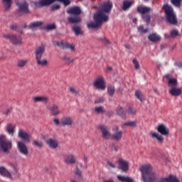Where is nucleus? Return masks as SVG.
Wrapping results in <instances>:
<instances>
[{
	"label": "nucleus",
	"mask_w": 182,
	"mask_h": 182,
	"mask_svg": "<svg viewBox=\"0 0 182 182\" xmlns=\"http://www.w3.org/2000/svg\"><path fill=\"white\" fill-rule=\"evenodd\" d=\"M28 63V60L27 59H20L17 61V66L18 68H23L26 66V65Z\"/></svg>",
	"instance_id": "4c0bfd02"
},
{
	"label": "nucleus",
	"mask_w": 182,
	"mask_h": 182,
	"mask_svg": "<svg viewBox=\"0 0 182 182\" xmlns=\"http://www.w3.org/2000/svg\"><path fill=\"white\" fill-rule=\"evenodd\" d=\"M16 5L18 6V11L21 14H26L28 13V4L26 1H23V2L18 1L16 3Z\"/></svg>",
	"instance_id": "ddd939ff"
},
{
	"label": "nucleus",
	"mask_w": 182,
	"mask_h": 182,
	"mask_svg": "<svg viewBox=\"0 0 182 182\" xmlns=\"http://www.w3.org/2000/svg\"><path fill=\"white\" fill-rule=\"evenodd\" d=\"M132 63H133L135 69L139 70L140 68L139 61L136 59H135V58L133 59Z\"/></svg>",
	"instance_id": "49530a36"
},
{
	"label": "nucleus",
	"mask_w": 182,
	"mask_h": 182,
	"mask_svg": "<svg viewBox=\"0 0 182 182\" xmlns=\"http://www.w3.org/2000/svg\"><path fill=\"white\" fill-rule=\"evenodd\" d=\"M112 150L114 151H118V148H117V146H112Z\"/></svg>",
	"instance_id": "680f3d73"
},
{
	"label": "nucleus",
	"mask_w": 182,
	"mask_h": 182,
	"mask_svg": "<svg viewBox=\"0 0 182 182\" xmlns=\"http://www.w3.org/2000/svg\"><path fill=\"white\" fill-rule=\"evenodd\" d=\"M104 102H105V99L101 97V98H97L95 101H94V103L100 104V103H103Z\"/></svg>",
	"instance_id": "5fc2aeb1"
},
{
	"label": "nucleus",
	"mask_w": 182,
	"mask_h": 182,
	"mask_svg": "<svg viewBox=\"0 0 182 182\" xmlns=\"http://www.w3.org/2000/svg\"><path fill=\"white\" fill-rule=\"evenodd\" d=\"M127 112H128L129 114H130V115H134V114H136V109H133V108H132V107H129V108L128 109Z\"/></svg>",
	"instance_id": "3c124183"
},
{
	"label": "nucleus",
	"mask_w": 182,
	"mask_h": 182,
	"mask_svg": "<svg viewBox=\"0 0 182 182\" xmlns=\"http://www.w3.org/2000/svg\"><path fill=\"white\" fill-rule=\"evenodd\" d=\"M112 9V3L109 1L103 3L99 8L98 12L94 14V21L87 24L90 28H100L104 23L109 21V16L106 14L109 13Z\"/></svg>",
	"instance_id": "f257e3e1"
},
{
	"label": "nucleus",
	"mask_w": 182,
	"mask_h": 182,
	"mask_svg": "<svg viewBox=\"0 0 182 182\" xmlns=\"http://www.w3.org/2000/svg\"><path fill=\"white\" fill-rule=\"evenodd\" d=\"M165 182H180L179 179L174 176H169V177L164 178Z\"/></svg>",
	"instance_id": "f704fd0d"
},
{
	"label": "nucleus",
	"mask_w": 182,
	"mask_h": 182,
	"mask_svg": "<svg viewBox=\"0 0 182 182\" xmlns=\"http://www.w3.org/2000/svg\"><path fill=\"white\" fill-rule=\"evenodd\" d=\"M55 28V24H49V25H47V26H46V29L48 30V31H51V30H53Z\"/></svg>",
	"instance_id": "6e6d98bb"
},
{
	"label": "nucleus",
	"mask_w": 182,
	"mask_h": 182,
	"mask_svg": "<svg viewBox=\"0 0 182 182\" xmlns=\"http://www.w3.org/2000/svg\"><path fill=\"white\" fill-rule=\"evenodd\" d=\"M182 0H171V3L173 5H174L176 7H180L181 3Z\"/></svg>",
	"instance_id": "de8ad7c7"
},
{
	"label": "nucleus",
	"mask_w": 182,
	"mask_h": 182,
	"mask_svg": "<svg viewBox=\"0 0 182 182\" xmlns=\"http://www.w3.org/2000/svg\"><path fill=\"white\" fill-rule=\"evenodd\" d=\"M118 168L122 171L126 172L129 169V163L127 161L120 158L118 160Z\"/></svg>",
	"instance_id": "2eb2a0df"
},
{
	"label": "nucleus",
	"mask_w": 182,
	"mask_h": 182,
	"mask_svg": "<svg viewBox=\"0 0 182 182\" xmlns=\"http://www.w3.org/2000/svg\"><path fill=\"white\" fill-rule=\"evenodd\" d=\"M151 136H152L154 139H156L160 143H162L164 140V138L163 137V136L160 135L157 132H151Z\"/></svg>",
	"instance_id": "a878e982"
},
{
	"label": "nucleus",
	"mask_w": 182,
	"mask_h": 182,
	"mask_svg": "<svg viewBox=\"0 0 182 182\" xmlns=\"http://www.w3.org/2000/svg\"><path fill=\"white\" fill-rule=\"evenodd\" d=\"M11 28L12 30L16 31V30L18 28V26L14 24V25H12V26H11Z\"/></svg>",
	"instance_id": "052dcab7"
},
{
	"label": "nucleus",
	"mask_w": 182,
	"mask_h": 182,
	"mask_svg": "<svg viewBox=\"0 0 182 182\" xmlns=\"http://www.w3.org/2000/svg\"><path fill=\"white\" fill-rule=\"evenodd\" d=\"M70 93L74 94V95L77 94V91L76 90V89L74 87H70Z\"/></svg>",
	"instance_id": "13d9d810"
},
{
	"label": "nucleus",
	"mask_w": 182,
	"mask_h": 182,
	"mask_svg": "<svg viewBox=\"0 0 182 182\" xmlns=\"http://www.w3.org/2000/svg\"><path fill=\"white\" fill-rule=\"evenodd\" d=\"M132 2L129 1H125L122 4V10L127 11L130 6H132Z\"/></svg>",
	"instance_id": "a19ab883"
},
{
	"label": "nucleus",
	"mask_w": 182,
	"mask_h": 182,
	"mask_svg": "<svg viewBox=\"0 0 182 182\" xmlns=\"http://www.w3.org/2000/svg\"><path fill=\"white\" fill-rule=\"evenodd\" d=\"M140 171L142 173V178L144 182H154L159 178V175L152 171L151 165H143Z\"/></svg>",
	"instance_id": "f03ea898"
},
{
	"label": "nucleus",
	"mask_w": 182,
	"mask_h": 182,
	"mask_svg": "<svg viewBox=\"0 0 182 182\" xmlns=\"http://www.w3.org/2000/svg\"><path fill=\"white\" fill-rule=\"evenodd\" d=\"M125 48H126L127 49H128V50H130V49L132 48V46H130V45H129V44H126V45H125Z\"/></svg>",
	"instance_id": "e2e57ef3"
},
{
	"label": "nucleus",
	"mask_w": 182,
	"mask_h": 182,
	"mask_svg": "<svg viewBox=\"0 0 182 182\" xmlns=\"http://www.w3.org/2000/svg\"><path fill=\"white\" fill-rule=\"evenodd\" d=\"M107 165L109 166L111 168H114L116 167V165H114L111 161H107Z\"/></svg>",
	"instance_id": "bf43d9fd"
},
{
	"label": "nucleus",
	"mask_w": 182,
	"mask_h": 182,
	"mask_svg": "<svg viewBox=\"0 0 182 182\" xmlns=\"http://www.w3.org/2000/svg\"><path fill=\"white\" fill-rule=\"evenodd\" d=\"M150 11H151V9L147 6H140L138 7V11L142 14L143 15H145L144 14L150 12Z\"/></svg>",
	"instance_id": "c756f323"
},
{
	"label": "nucleus",
	"mask_w": 182,
	"mask_h": 182,
	"mask_svg": "<svg viewBox=\"0 0 182 182\" xmlns=\"http://www.w3.org/2000/svg\"><path fill=\"white\" fill-rule=\"evenodd\" d=\"M53 123H54L56 126H62L61 120H58V119H57V118H54V119H53Z\"/></svg>",
	"instance_id": "864d4df0"
},
{
	"label": "nucleus",
	"mask_w": 182,
	"mask_h": 182,
	"mask_svg": "<svg viewBox=\"0 0 182 182\" xmlns=\"http://www.w3.org/2000/svg\"><path fill=\"white\" fill-rule=\"evenodd\" d=\"M137 126V122L136 121L127 122L122 124V127H129L131 128H135Z\"/></svg>",
	"instance_id": "e433bc0d"
},
{
	"label": "nucleus",
	"mask_w": 182,
	"mask_h": 182,
	"mask_svg": "<svg viewBox=\"0 0 182 182\" xmlns=\"http://www.w3.org/2000/svg\"><path fill=\"white\" fill-rule=\"evenodd\" d=\"M47 145L53 149H55L58 146V141L55 139H52V138H49V139H46Z\"/></svg>",
	"instance_id": "412c9836"
},
{
	"label": "nucleus",
	"mask_w": 182,
	"mask_h": 182,
	"mask_svg": "<svg viewBox=\"0 0 182 182\" xmlns=\"http://www.w3.org/2000/svg\"><path fill=\"white\" fill-rule=\"evenodd\" d=\"M169 93L173 96H179L181 94V88L180 87H171L169 90Z\"/></svg>",
	"instance_id": "b1692460"
},
{
	"label": "nucleus",
	"mask_w": 182,
	"mask_h": 182,
	"mask_svg": "<svg viewBox=\"0 0 182 182\" xmlns=\"http://www.w3.org/2000/svg\"><path fill=\"white\" fill-rule=\"evenodd\" d=\"M158 182H166V180L165 179H161Z\"/></svg>",
	"instance_id": "774afa93"
},
{
	"label": "nucleus",
	"mask_w": 182,
	"mask_h": 182,
	"mask_svg": "<svg viewBox=\"0 0 182 182\" xmlns=\"http://www.w3.org/2000/svg\"><path fill=\"white\" fill-rule=\"evenodd\" d=\"M102 40L105 41L107 43H109V41L105 37H104Z\"/></svg>",
	"instance_id": "0e129e2a"
},
{
	"label": "nucleus",
	"mask_w": 182,
	"mask_h": 182,
	"mask_svg": "<svg viewBox=\"0 0 182 182\" xmlns=\"http://www.w3.org/2000/svg\"><path fill=\"white\" fill-rule=\"evenodd\" d=\"M53 45L55 46L60 47L63 49H70L71 51L75 50V44H70L69 43H63V42H59V41H54Z\"/></svg>",
	"instance_id": "9d476101"
},
{
	"label": "nucleus",
	"mask_w": 182,
	"mask_h": 182,
	"mask_svg": "<svg viewBox=\"0 0 182 182\" xmlns=\"http://www.w3.org/2000/svg\"><path fill=\"white\" fill-rule=\"evenodd\" d=\"M73 31H74L75 34L76 36H78L80 35H82V31L80 28V27L79 26H74L73 28H72Z\"/></svg>",
	"instance_id": "ea45409f"
},
{
	"label": "nucleus",
	"mask_w": 182,
	"mask_h": 182,
	"mask_svg": "<svg viewBox=\"0 0 182 182\" xmlns=\"http://www.w3.org/2000/svg\"><path fill=\"white\" fill-rule=\"evenodd\" d=\"M16 173H18V170L15 168V166H14V171L12 173L8 169H6V167L0 166V174L6 178H11L12 174L16 175Z\"/></svg>",
	"instance_id": "6e6552de"
},
{
	"label": "nucleus",
	"mask_w": 182,
	"mask_h": 182,
	"mask_svg": "<svg viewBox=\"0 0 182 182\" xmlns=\"http://www.w3.org/2000/svg\"><path fill=\"white\" fill-rule=\"evenodd\" d=\"M32 144L33 146H35L38 148H41L43 146V143L38 140H33Z\"/></svg>",
	"instance_id": "c03bdc74"
},
{
	"label": "nucleus",
	"mask_w": 182,
	"mask_h": 182,
	"mask_svg": "<svg viewBox=\"0 0 182 182\" xmlns=\"http://www.w3.org/2000/svg\"><path fill=\"white\" fill-rule=\"evenodd\" d=\"M73 120L71 117L63 116L60 119V124H61V126L63 127H65V126L70 127L73 124Z\"/></svg>",
	"instance_id": "dca6fc26"
},
{
	"label": "nucleus",
	"mask_w": 182,
	"mask_h": 182,
	"mask_svg": "<svg viewBox=\"0 0 182 182\" xmlns=\"http://www.w3.org/2000/svg\"><path fill=\"white\" fill-rule=\"evenodd\" d=\"M65 162H67L70 164H73L76 163V160L75 156L72 154H69L68 155H65L64 157Z\"/></svg>",
	"instance_id": "5701e85b"
},
{
	"label": "nucleus",
	"mask_w": 182,
	"mask_h": 182,
	"mask_svg": "<svg viewBox=\"0 0 182 182\" xmlns=\"http://www.w3.org/2000/svg\"><path fill=\"white\" fill-rule=\"evenodd\" d=\"M36 60L37 65H39V66H42V67L47 66V65L48 64L47 59L46 58L41 59V57L36 58Z\"/></svg>",
	"instance_id": "bb28decb"
},
{
	"label": "nucleus",
	"mask_w": 182,
	"mask_h": 182,
	"mask_svg": "<svg viewBox=\"0 0 182 182\" xmlns=\"http://www.w3.org/2000/svg\"><path fill=\"white\" fill-rule=\"evenodd\" d=\"M17 147L21 154H22L23 156H25L26 157H29L30 154H29L28 147L23 142L18 141Z\"/></svg>",
	"instance_id": "0eeeda50"
},
{
	"label": "nucleus",
	"mask_w": 182,
	"mask_h": 182,
	"mask_svg": "<svg viewBox=\"0 0 182 182\" xmlns=\"http://www.w3.org/2000/svg\"><path fill=\"white\" fill-rule=\"evenodd\" d=\"M33 100L35 103L42 102V103L46 104L48 102V98L46 97H43V96L34 97H33Z\"/></svg>",
	"instance_id": "393cba45"
},
{
	"label": "nucleus",
	"mask_w": 182,
	"mask_h": 182,
	"mask_svg": "<svg viewBox=\"0 0 182 182\" xmlns=\"http://www.w3.org/2000/svg\"><path fill=\"white\" fill-rule=\"evenodd\" d=\"M55 1H60L63 3L65 6H68L70 4L69 0H39V4L41 6H50Z\"/></svg>",
	"instance_id": "9b49d317"
},
{
	"label": "nucleus",
	"mask_w": 182,
	"mask_h": 182,
	"mask_svg": "<svg viewBox=\"0 0 182 182\" xmlns=\"http://www.w3.org/2000/svg\"><path fill=\"white\" fill-rule=\"evenodd\" d=\"M12 148L11 141L7 139L6 136L4 134L0 135V149L4 153H9V150Z\"/></svg>",
	"instance_id": "39448f33"
},
{
	"label": "nucleus",
	"mask_w": 182,
	"mask_h": 182,
	"mask_svg": "<svg viewBox=\"0 0 182 182\" xmlns=\"http://www.w3.org/2000/svg\"><path fill=\"white\" fill-rule=\"evenodd\" d=\"M165 77L168 79V81H169V79H171V75L169 74H167L165 75Z\"/></svg>",
	"instance_id": "69168bd1"
},
{
	"label": "nucleus",
	"mask_w": 182,
	"mask_h": 182,
	"mask_svg": "<svg viewBox=\"0 0 182 182\" xmlns=\"http://www.w3.org/2000/svg\"><path fill=\"white\" fill-rule=\"evenodd\" d=\"M117 178L122 182H134L132 178L127 176H118Z\"/></svg>",
	"instance_id": "c9c22d12"
},
{
	"label": "nucleus",
	"mask_w": 182,
	"mask_h": 182,
	"mask_svg": "<svg viewBox=\"0 0 182 182\" xmlns=\"http://www.w3.org/2000/svg\"><path fill=\"white\" fill-rule=\"evenodd\" d=\"M68 13L74 17H68V20L70 23L77 24L81 21L80 17H78L77 15L81 14V9L78 6L70 7L68 9Z\"/></svg>",
	"instance_id": "7ed1b4c3"
},
{
	"label": "nucleus",
	"mask_w": 182,
	"mask_h": 182,
	"mask_svg": "<svg viewBox=\"0 0 182 182\" xmlns=\"http://www.w3.org/2000/svg\"><path fill=\"white\" fill-rule=\"evenodd\" d=\"M180 36L181 34L179 31L176 29L171 30L169 33H165V38H167V39H170L171 38H176Z\"/></svg>",
	"instance_id": "aec40b11"
},
{
	"label": "nucleus",
	"mask_w": 182,
	"mask_h": 182,
	"mask_svg": "<svg viewBox=\"0 0 182 182\" xmlns=\"http://www.w3.org/2000/svg\"><path fill=\"white\" fill-rule=\"evenodd\" d=\"M45 52V46H40L36 48L35 50V58H42L43 54Z\"/></svg>",
	"instance_id": "4be33fe9"
},
{
	"label": "nucleus",
	"mask_w": 182,
	"mask_h": 182,
	"mask_svg": "<svg viewBox=\"0 0 182 182\" xmlns=\"http://www.w3.org/2000/svg\"><path fill=\"white\" fill-rule=\"evenodd\" d=\"M14 127H15L14 125L9 124L6 127V131L7 132L8 134L13 135Z\"/></svg>",
	"instance_id": "58836bf2"
},
{
	"label": "nucleus",
	"mask_w": 182,
	"mask_h": 182,
	"mask_svg": "<svg viewBox=\"0 0 182 182\" xmlns=\"http://www.w3.org/2000/svg\"><path fill=\"white\" fill-rule=\"evenodd\" d=\"M117 114L120 116L122 118H125L126 117V113L124 110V109L121 107V106H119L117 108Z\"/></svg>",
	"instance_id": "2f4dec72"
},
{
	"label": "nucleus",
	"mask_w": 182,
	"mask_h": 182,
	"mask_svg": "<svg viewBox=\"0 0 182 182\" xmlns=\"http://www.w3.org/2000/svg\"><path fill=\"white\" fill-rule=\"evenodd\" d=\"M4 11H9L11 7V0H2Z\"/></svg>",
	"instance_id": "7c9ffc66"
},
{
	"label": "nucleus",
	"mask_w": 182,
	"mask_h": 182,
	"mask_svg": "<svg viewBox=\"0 0 182 182\" xmlns=\"http://www.w3.org/2000/svg\"><path fill=\"white\" fill-rule=\"evenodd\" d=\"M18 137L21 138V139L24 141H30L31 136L23 129H20L18 130Z\"/></svg>",
	"instance_id": "a211bd4d"
},
{
	"label": "nucleus",
	"mask_w": 182,
	"mask_h": 182,
	"mask_svg": "<svg viewBox=\"0 0 182 182\" xmlns=\"http://www.w3.org/2000/svg\"><path fill=\"white\" fill-rule=\"evenodd\" d=\"M168 86L170 88L177 87L178 80L176 78H169Z\"/></svg>",
	"instance_id": "c85d7f7f"
},
{
	"label": "nucleus",
	"mask_w": 182,
	"mask_h": 182,
	"mask_svg": "<svg viewBox=\"0 0 182 182\" xmlns=\"http://www.w3.org/2000/svg\"><path fill=\"white\" fill-rule=\"evenodd\" d=\"M142 18L144 19V21L145 22H146L147 23H149L150 21H151V17L146 14H144L142 16Z\"/></svg>",
	"instance_id": "8fccbe9b"
},
{
	"label": "nucleus",
	"mask_w": 182,
	"mask_h": 182,
	"mask_svg": "<svg viewBox=\"0 0 182 182\" xmlns=\"http://www.w3.org/2000/svg\"><path fill=\"white\" fill-rule=\"evenodd\" d=\"M105 112V107L100 106V107H95L93 109V113L100 114H103Z\"/></svg>",
	"instance_id": "473e14b6"
},
{
	"label": "nucleus",
	"mask_w": 182,
	"mask_h": 182,
	"mask_svg": "<svg viewBox=\"0 0 182 182\" xmlns=\"http://www.w3.org/2000/svg\"><path fill=\"white\" fill-rule=\"evenodd\" d=\"M104 182H114V181H113V180L110 179V180L105 181Z\"/></svg>",
	"instance_id": "338daca9"
},
{
	"label": "nucleus",
	"mask_w": 182,
	"mask_h": 182,
	"mask_svg": "<svg viewBox=\"0 0 182 182\" xmlns=\"http://www.w3.org/2000/svg\"><path fill=\"white\" fill-rule=\"evenodd\" d=\"M161 39V36H159L156 33H152V34L149 36V40L154 42V43L160 41Z\"/></svg>",
	"instance_id": "cd10ccee"
},
{
	"label": "nucleus",
	"mask_w": 182,
	"mask_h": 182,
	"mask_svg": "<svg viewBox=\"0 0 182 182\" xmlns=\"http://www.w3.org/2000/svg\"><path fill=\"white\" fill-rule=\"evenodd\" d=\"M75 173L78 178L82 177V172L79 169H76Z\"/></svg>",
	"instance_id": "4d7b16f0"
},
{
	"label": "nucleus",
	"mask_w": 182,
	"mask_h": 182,
	"mask_svg": "<svg viewBox=\"0 0 182 182\" xmlns=\"http://www.w3.org/2000/svg\"><path fill=\"white\" fill-rule=\"evenodd\" d=\"M63 60L65 61V63H67L68 65L73 63V59L70 58V57H63Z\"/></svg>",
	"instance_id": "09e8293b"
},
{
	"label": "nucleus",
	"mask_w": 182,
	"mask_h": 182,
	"mask_svg": "<svg viewBox=\"0 0 182 182\" xmlns=\"http://www.w3.org/2000/svg\"><path fill=\"white\" fill-rule=\"evenodd\" d=\"M94 88L99 90H105L106 89V82L102 76L98 77L92 84Z\"/></svg>",
	"instance_id": "423d86ee"
},
{
	"label": "nucleus",
	"mask_w": 182,
	"mask_h": 182,
	"mask_svg": "<svg viewBox=\"0 0 182 182\" xmlns=\"http://www.w3.org/2000/svg\"><path fill=\"white\" fill-rule=\"evenodd\" d=\"M113 132H114V133L112 134V139L114 141H119L122 137V131H119V127L115 126L113 128Z\"/></svg>",
	"instance_id": "f3484780"
},
{
	"label": "nucleus",
	"mask_w": 182,
	"mask_h": 182,
	"mask_svg": "<svg viewBox=\"0 0 182 182\" xmlns=\"http://www.w3.org/2000/svg\"><path fill=\"white\" fill-rule=\"evenodd\" d=\"M135 96L138 98L141 102L144 101V95L140 91H135Z\"/></svg>",
	"instance_id": "79ce46f5"
},
{
	"label": "nucleus",
	"mask_w": 182,
	"mask_h": 182,
	"mask_svg": "<svg viewBox=\"0 0 182 182\" xmlns=\"http://www.w3.org/2000/svg\"><path fill=\"white\" fill-rule=\"evenodd\" d=\"M115 90H114V87L112 85H109L107 87V93L108 95H109L110 96H112L114 94Z\"/></svg>",
	"instance_id": "37998d69"
},
{
	"label": "nucleus",
	"mask_w": 182,
	"mask_h": 182,
	"mask_svg": "<svg viewBox=\"0 0 182 182\" xmlns=\"http://www.w3.org/2000/svg\"><path fill=\"white\" fill-rule=\"evenodd\" d=\"M41 25H43L42 21H35V22L31 23L29 25V28L34 30V29H36L37 28L40 27Z\"/></svg>",
	"instance_id": "72a5a7b5"
},
{
	"label": "nucleus",
	"mask_w": 182,
	"mask_h": 182,
	"mask_svg": "<svg viewBox=\"0 0 182 182\" xmlns=\"http://www.w3.org/2000/svg\"><path fill=\"white\" fill-rule=\"evenodd\" d=\"M148 31V28L144 29V27H143V26H140L139 27H138V31L140 33H146Z\"/></svg>",
	"instance_id": "a18cd8bd"
},
{
	"label": "nucleus",
	"mask_w": 182,
	"mask_h": 182,
	"mask_svg": "<svg viewBox=\"0 0 182 182\" xmlns=\"http://www.w3.org/2000/svg\"><path fill=\"white\" fill-rule=\"evenodd\" d=\"M100 130L102 134L103 139L108 140L112 136L110 129H109V127L107 126L101 125L100 127Z\"/></svg>",
	"instance_id": "f8f14e48"
},
{
	"label": "nucleus",
	"mask_w": 182,
	"mask_h": 182,
	"mask_svg": "<svg viewBox=\"0 0 182 182\" xmlns=\"http://www.w3.org/2000/svg\"><path fill=\"white\" fill-rule=\"evenodd\" d=\"M60 8V6L58 4H53L50 6L51 11H57Z\"/></svg>",
	"instance_id": "603ef678"
},
{
	"label": "nucleus",
	"mask_w": 182,
	"mask_h": 182,
	"mask_svg": "<svg viewBox=\"0 0 182 182\" xmlns=\"http://www.w3.org/2000/svg\"><path fill=\"white\" fill-rule=\"evenodd\" d=\"M163 9L165 10L167 21L172 25H176L178 23V19L174 13V10H173V7L168 4H165L163 6Z\"/></svg>",
	"instance_id": "20e7f679"
},
{
	"label": "nucleus",
	"mask_w": 182,
	"mask_h": 182,
	"mask_svg": "<svg viewBox=\"0 0 182 182\" xmlns=\"http://www.w3.org/2000/svg\"><path fill=\"white\" fill-rule=\"evenodd\" d=\"M47 109L53 114V116L55 117L61 114V111L58 109V106L55 104L47 106Z\"/></svg>",
	"instance_id": "4468645a"
},
{
	"label": "nucleus",
	"mask_w": 182,
	"mask_h": 182,
	"mask_svg": "<svg viewBox=\"0 0 182 182\" xmlns=\"http://www.w3.org/2000/svg\"><path fill=\"white\" fill-rule=\"evenodd\" d=\"M4 38L10 40L14 45H20L22 43V38L19 36L4 34Z\"/></svg>",
	"instance_id": "1a4fd4ad"
},
{
	"label": "nucleus",
	"mask_w": 182,
	"mask_h": 182,
	"mask_svg": "<svg viewBox=\"0 0 182 182\" xmlns=\"http://www.w3.org/2000/svg\"><path fill=\"white\" fill-rule=\"evenodd\" d=\"M157 131L164 136H168L169 134V129L165 124L159 125Z\"/></svg>",
	"instance_id": "6ab92c4d"
}]
</instances>
